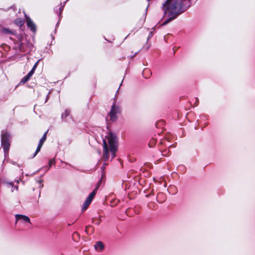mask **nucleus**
Returning <instances> with one entry per match:
<instances>
[{
	"label": "nucleus",
	"instance_id": "nucleus-1",
	"mask_svg": "<svg viewBox=\"0 0 255 255\" xmlns=\"http://www.w3.org/2000/svg\"><path fill=\"white\" fill-rule=\"evenodd\" d=\"M191 5V0H167L163 5L164 14L168 18L162 25L167 24L178 15L185 12Z\"/></svg>",
	"mask_w": 255,
	"mask_h": 255
},
{
	"label": "nucleus",
	"instance_id": "nucleus-2",
	"mask_svg": "<svg viewBox=\"0 0 255 255\" xmlns=\"http://www.w3.org/2000/svg\"><path fill=\"white\" fill-rule=\"evenodd\" d=\"M107 138L110 145L112 158H114L116 156L115 152L117 150V140L116 136L115 134L110 132L107 136Z\"/></svg>",
	"mask_w": 255,
	"mask_h": 255
},
{
	"label": "nucleus",
	"instance_id": "nucleus-3",
	"mask_svg": "<svg viewBox=\"0 0 255 255\" xmlns=\"http://www.w3.org/2000/svg\"><path fill=\"white\" fill-rule=\"evenodd\" d=\"M121 113V108L120 106L116 103H114L109 113L110 118L111 121H116L117 120V115Z\"/></svg>",
	"mask_w": 255,
	"mask_h": 255
},
{
	"label": "nucleus",
	"instance_id": "nucleus-4",
	"mask_svg": "<svg viewBox=\"0 0 255 255\" xmlns=\"http://www.w3.org/2000/svg\"><path fill=\"white\" fill-rule=\"evenodd\" d=\"M10 135L6 131H2L1 133V144L5 152L9 150L10 143L9 139Z\"/></svg>",
	"mask_w": 255,
	"mask_h": 255
},
{
	"label": "nucleus",
	"instance_id": "nucleus-5",
	"mask_svg": "<svg viewBox=\"0 0 255 255\" xmlns=\"http://www.w3.org/2000/svg\"><path fill=\"white\" fill-rule=\"evenodd\" d=\"M98 188H99V185L97 186V187L92 191V193H90L89 196L87 197V199L86 200V201H85V202L84 203V204L83 205V207H82L83 211H85L87 209L88 207L89 206V205L90 204L91 202H92L93 199L94 198V197L98 189Z\"/></svg>",
	"mask_w": 255,
	"mask_h": 255
},
{
	"label": "nucleus",
	"instance_id": "nucleus-6",
	"mask_svg": "<svg viewBox=\"0 0 255 255\" xmlns=\"http://www.w3.org/2000/svg\"><path fill=\"white\" fill-rule=\"evenodd\" d=\"M15 218L16 221H19L22 223H29L31 224L30 218L25 215L21 214L15 215Z\"/></svg>",
	"mask_w": 255,
	"mask_h": 255
},
{
	"label": "nucleus",
	"instance_id": "nucleus-7",
	"mask_svg": "<svg viewBox=\"0 0 255 255\" xmlns=\"http://www.w3.org/2000/svg\"><path fill=\"white\" fill-rule=\"evenodd\" d=\"M46 132H45L44 135L42 137V138L39 140V144H38L37 148L34 153L33 157H34L38 153V152L40 150V149H41L44 142L46 140Z\"/></svg>",
	"mask_w": 255,
	"mask_h": 255
},
{
	"label": "nucleus",
	"instance_id": "nucleus-8",
	"mask_svg": "<svg viewBox=\"0 0 255 255\" xmlns=\"http://www.w3.org/2000/svg\"><path fill=\"white\" fill-rule=\"evenodd\" d=\"M104 143V152H103V157L105 160H107L109 158V151L108 149V146L107 143L106 142V140L104 139L103 140Z\"/></svg>",
	"mask_w": 255,
	"mask_h": 255
},
{
	"label": "nucleus",
	"instance_id": "nucleus-9",
	"mask_svg": "<svg viewBox=\"0 0 255 255\" xmlns=\"http://www.w3.org/2000/svg\"><path fill=\"white\" fill-rule=\"evenodd\" d=\"M26 24L28 28H30V29L34 32L36 30V26L34 24V23L33 22V21L31 20V19L26 16Z\"/></svg>",
	"mask_w": 255,
	"mask_h": 255
},
{
	"label": "nucleus",
	"instance_id": "nucleus-10",
	"mask_svg": "<svg viewBox=\"0 0 255 255\" xmlns=\"http://www.w3.org/2000/svg\"><path fill=\"white\" fill-rule=\"evenodd\" d=\"M95 249L98 252L102 251L104 248V246L101 242H98L94 246Z\"/></svg>",
	"mask_w": 255,
	"mask_h": 255
},
{
	"label": "nucleus",
	"instance_id": "nucleus-11",
	"mask_svg": "<svg viewBox=\"0 0 255 255\" xmlns=\"http://www.w3.org/2000/svg\"><path fill=\"white\" fill-rule=\"evenodd\" d=\"M5 184L6 185V186L8 188L11 189V191L12 192H14V191H17L18 186L17 185L13 186V185L11 182H5Z\"/></svg>",
	"mask_w": 255,
	"mask_h": 255
},
{
	"label": "nucleus",
	"instance_id": "nucleus-12",
	"mask_svg": "<svg viewBox=\"0 0 255 255\" xmlns=\"http://www.w3.org/2000/svg\"><path fill=\"white\" fill-rule=\"evenodd\" d=\"M14 22L16 24H17L18 26L20 27L23 25L24 23L23 19L20 18L15 19Z\"/></svg>",
	"mask_w": 255,
	"mask_h": 255
},
{
	"label": "nucleus",
	"instance_id": "nucleus-13",
	"mask_svg": "<svg viewBox=\"0 0 255 255\" xmlns=\"http://www.w3.org/2000/svg\"><path fill=\"white\" fill-rule=\"evenodd\" d=\"M34 72H33V70H31L26 76L28 79H30V78L31 77V76L33 74Z\"/></svg>",
	"mask_w": 255,
	"mask_h": 255
},
{
	"label": "nucleus",
	"instance_id": "nucleus-14",
	"mask_svg": "<svg viewBox=\"0 0 255 255\" xmlns=\"http://www.w3.org/2000/svg\"><path fill=\"white\" fill-rule=\"evenodd\" d=\"M28 80H29V79H28V78L26 76H25L21 80V83H24L26 82H27Z\"/></svg>",
	"mask_w": 255,
	"mask_h": 255
},
{
	"label": "nucleus",
	"instance_id": "nucleus-15",
	"mask_svg": "<svg viewBox=\"0 0 255 255\" xmlns=\"http://www.w3.org/2000/svg\"><path fill=\"white\" fill-rule=\"evenodd\" d=\"M55 160L54 159H52L49 161V165L50 167L52 164H55Z\"/></svg>",
	"mask_w": 255,
	"mask_h": 255
},
{
	"label": "nucleus",
	"instance_id": "nucleus-16",
	"mask_svg": "<svg viewBox=\"0 0 255 255\" xmlns=\"http://www.w3.org/2000/svg\"><path fill=\"white\" fill-rule=\"evenodd\" d=\"M1 32L2 33H8V32H9V30L6 28H3L1 29Z\"/></svg>",
	"mask_w": 255,
	"mask_h": 255
},
{
	"label": "nucleus",
	"instance_id": "nucleus-17",
	"mask_svg": "<svg viewBox=\"0 0 255 255\" xmlns=\"http://www.w3.org/2000/svg\"><path fill=\"white\" fill-rule=\"evenodd\" d=\"M39 62V61H38L33 66V68L31 70H33V72H34L35 69L36 68L37 66V64H38V62Z\"/></svg>",
	"mask_w": 255,
	"mask_h": 255
},
{
	"label": "nucleus",
	"instance_id": "nucleus-18",
	"mask_svg": "<svg viewBox=\"0 0 255 255\" xmlns=\"http://www.w3.org/2000/svg\"><path fill=\"white\" fill-rule=\"evenodd\" d=\"M91 228V227H90V226H89V227H87L86 228V230H88L89 228Z\"/></svg>",
	"mask_w": 255,
	"mask_h": 255
}]
</instances>
